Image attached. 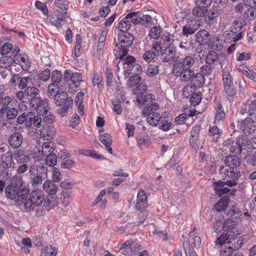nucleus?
<instances>
[{
    "instance_id": "obj_1",
    "label": "nucleus",
    "mask_w": 256,
    "mask_h": 256,
    "mask_svg": "<svg viewBox=\"0 0 256 256\" xmlns=\"http://www.w3.org/2000/svg\"><path fill=\"white\" fill-rule=\"evenodd\" d=\"M44 194V192L39 190H33L26 194L22 202L25 212H34V216L36 218L44 216L46 212L45 208H42Z\"/></svg>"
},
{
    "instance_id": "obj_2",
    "label": "nucleus",
    "mask_w": 256,
    "mask_h": 256,
    "mask_svg": "<svg viewBox=\"0 0 256 256\" xmlns=\"http://www.w3.org/2000/svg\"><path fill=\"white\" fill-rule=\"evenodd\" d=\"M118 44H115L116 49L114 50L115 56L120 59H122L124 56H126L128 52V48L130 47L134 42V36L130 34L125 32V30H121L118 34Z\"/></svg>"
},
{
    "instance_id": "obj_3",
    "label": "nucleus",
    "mask_w": 256,
    "mask_h": 256,
    "mask_svg": "<svg viewBox=\"0 0 256 256\" xmlns=\"http://www.w3.org/2000/svg\"><path fill=\"white\" fill-rule=\"evenodd\" d=\"M6 196L12 200H16L22 202L24 196L28 194L29 188L23 185L21 181L11 182L5 188Z\"/></svg>"
},
{
    "instance_id": "obj_4",
    "label": "nucleus",
    "mask_w": 256,
    "mask_h": 256,
    "mask_svg": "<svg viewBox=\"0 0 256 256\" xmlns=\"http://www.w3.org/2000/svg\"><path fill=\"white\" fill-rule=\"evenodd\" d=\"M30 182L34 187L38 186L42 184L44 180L47 176V168L44 166H36L32 164L28 170Z\"/></svg>"
},
{
    "instance_id": "obj_5",
    "label": "nucleus",
    "mask_w": 256,
    "mask_h": 256,
    "mask_svg": "<svg viewBox=\"0 0 256 256\" xmlns=\"http://www.w3.org/2000/svg\"><path fill=\"white\" fill-rule=\"evenodd\" d=\"M224 82V92L226 96L230 102H232L234 100V96L237 93V90L234 86L232 78L228 70H224L222 74Z\"/></svg>"
},
{
    "instance_id": "obj_6",
    "label": "nucleus",
    "mask_w": 256,
    "mask_h": 256,
    "mask_svg": "<svg viewBox=\"0 0 256 256\" xmlns=\"http://www.w3.org/2000/svg\"><path fill=\"white\" fill-rule=\"evenodd\" d=\"M236 228V222L230 219H226L223 222L222 230L226 232H224L216 240V244L222 246L224 244L226 240L233 238L234 236L237 235L238 234L235 233L234 230Z\"/></svg>"
},
{
    "instance_id": "obj_7",
    "label": "nucleus",
    "mask_w": 256,
    "mask_h": 256,
    "mask_svg": "<svg viewBox=\"0 0 256 256\" xmlns=\"http://www.w3.org/2000/svg\"><path fill=\"white\" fill-rule=\"evenodd\" d=\"M56 96V98L54 100V103L57 106H62L57 110L58 112L62 116H64L66 115L68 110L72 106V98L68 96L66 92L63 91L59 92L58 94Z\"/></svg>"
},
{
    "instance_id": "obj_8",
    "label": "nucleus",
    "mask_w": 256,
    "mask_h": 256,
    "mask_svg": "<svg viewBox=\"0 0 256 256\" xmlns=\"http://www.w3.org/2000/svg\"><path fill=\"white\" fill-rule=\"evenodd\" d=\"M219 172L227 186H232L238 184L237 181L240 176V172L238 170L222 166L220 168Z\"/></svg>"
},
{
    "instance_id": "obj_9",
    "label": "nucleus",
    "mask_w": 256,
    "mask_h": 256,
    "mask_svg": "<svg viewBox=\"0 0 256 256\" xmlns=\"http://www.w3.org/2000/svg\"><path fill=\"white\" fill-rule=\"evenodd\" d=\"M179 57L176 56V48L172 43H170L163 51L160 56V59L164 62H176Z\"/></svg>"
},
{
    "instance_id": "obj_10",
    "label": "nucleus",
    "mask_w": 256,
    "mask_h": 256,
    "mask_svg": "<svg viewBox=\"0 0 256 256\" xmlns=\"http://www.w3.org/2000/svg\"><path fill=\"white\" fill-rule=\"evenodd\" d=\"M172 72L176 76H179L182 82L191 81L195 76L193 68L172 69Z\"/></svg>"
},
{
    "instance_id": "obj_11",
    "label": "nucleus",
    "mask_w": 256,
    "mask_h": 256,
    "mask_svg": "<svg viewBox=\"0 0 256 256\" xmlns=\"http://www.w3.org/2000/svg\"><path fill=\"white\" fill-rule=\"evenodd\" d=\"M200 26L201 24L199 21L190 20L182 27V34L188 38L190 35L194 34Z\"/></svg>"
},
{
    "instance_id": "obj_12",
    "label": "nucleus",
    "mask_w": 256,
    "mask_h": 256,
    "mask_svg": "<svg viewBox=\"0 0 256 256\" xmlns=\"http://www.w3.org/2000/svg\"><path fill=\"white\" fill-rule=\"evenodd\" d=\"M67 12L56 10L54 13L50 18V22L52 24L58 28L66 22Z\"/></svg>"
},
{
    "instance_id": "obj_13",
    "label": "nucleus",
    "mask_w": 256,
    "mask_h": 256,
    "mask_svg": "<svg viewBox=\"0 0 256 256\" xmlns=\"http://www.w3.org/2000/svg\"><path fill=\"white\" fill-rule=\"evenodd\" d=\"M240 129L246 134H250L256 130V122L251 118H246L240 123Z\"/></svg>"
},
{
    "instance_id": "obj_14",
    "label": "nucleus",
    "mask_w": 256,
    "mask_h": 256,
    "mask_svg": "<svg viewBox=\"0 0 256 256\" xmlns=\"http://www.w3.org/2000/svg\"><path fill=\"white\" fill-rule=\"evenodd\" d=\"M194 58L190 56L184 57L182 61L177 62L173 66L172 69L192 68L194 63Z\"/></svg>"
},
{
    "instance_id": "obj_15",
    "label": "nucleus",
    "mask_w": 256,
    "mask_h": 256,
    "mask_svg": "<svg viewBox=\"0 0 256 256\" xmlns=\"http://www.w3.org/2000/svg\"><path fill=\"white\" fill-rule=\"evenodd\" d=\"M215 110L216 115L214 124H220L221 122H223L224 120L226 117L224 108L220 102H217L216 103Z\"/></svg>"
},
{
    "instance_id": "obj_16",
    "label": "nucleus",
    "mask_w": 256,
    "mask_h": 256,
    "mask_svg": "<svg viewBox=\"0 0 256 256\" xmlns=\"http://www.w3.org/2000/svg\"><path fill=\"white\" fill-rule=\"evenodd\" d=\"M195 36L196 42L200 46L206 45L211 38L210 34L205 30H198Z\"/></svg>"
},
{
    "instance_id": "obj_17",
    "label": "nucleus",
    "mask_w": 256,
    "mask_h": 256,
    "mask_svg": "<svg viewBox=\"0 0 256 256\" xmlns=\"http://www.w3.org/2000/svg\"><path fill=\"white\" fill-rule=\"evenodd\" d=\"M224 164V167L238 170L240 164V159L236 155L230 154L226 158Z\"/></svg>"
},
{
    "instance_id": "obj_18",
    "label": "nucleus",
    "mask_w": 256,
    "mask_h": 256,
    "mask_svg": "<svg viewBox=\"0 0 256 256\" xmlns=\"http://www.w3.org/2000/svg\"><path fill=\"white\" fill-rule=\"evenodd\" d=\"M2 165L4 169L14 168V162L12 158V153L8 151L1 156Z\"/></svg>"
},
{
    "instance_id": "obj_19",
    "label": "nucleus",
    "mask_w": 256,
    "mask_h": 256,
    "mask_svg": "<svg viewBox=\"0 0 256 256\" xmlns=\"http://www.w3.org/2000/svg\"><path fill=\"white\" fill-rule=\"evenodd\" d=\"M22 141L23 137L22 134L19 132L12 133L10 136L8 140L10 146L14 148H19L22 145Z\"/></svg>"
},
{
    "instance_id": "obj_20",
    "label": "nucleus",
    "mask_w": 256,
    "mask_h": 256,
    "mask_svg": "<svg viewBox=\"0 0 256 256\" xmlns=\"http://www.w3.org/2000/svg\"><path fill=\"white\" fill-rule=\"evenodd\" d=\"M226 241L229 248L237 253V250L241 248L244 244V240L242 237H237L234 236L233 238L228 239Z\"/></svg>"
},
{
    "instance_id": "obj_21",
    "label": "nucleus",
    "mask_w": 256,
    "mask_h": 256,
    "mask_svg": "<svg viewBox=\"0 0 256 256\" xmlns=\"http://www.w3.org/2000/svg\"><path fill=\"white\" fill-rule=\"evenodd\" d=\"M154 100V96L151 94L146 95L143 94H138L136 99V101L139 106L149 105L150 103H152Z\"/></svg>"
},
{
    "instance_id": "obj_22",
    "label": "nucleus",
    "mask_w": 256,
    "mask_h": 256,
    "mask_svg": "<svg viewBox=\"0 0 256 256\" xmlns=\"http://www.w3.org/2000/svg\"><path fill=\"white\" fill-rule=\"evenodd\" d=\"M58 204V200L56 196L48 194L46 197L44 196L42 208L50 209L57 206Z\"/></svg>"
},
{
    "instance_id": "obj_23",
    "label": "nucleus",
    "mask_w": 256,
    "mask_h": 256,
    "mask_svg": "<svg viewBox=\"0 0 256 256\" xmlns=\"http://www.w3.org/2000/svg\"><path fill=\"white\" fill-rule=\"evenodd\" d=\"M147 205V196L144 191L141 190L138 194L136 208L140 210L146 207Z\"/></svg>"
},
{
    "instance_id": "obj_24",
    "label": "nucleus",
    "mask_w": 256,
    "mask_h": 256,
    "mask_svg": "<svg viewBox=\"0 0 256 256\" xmlns=\"http://www.w3.org/2000/svg\"><path fill=\"white\" fill-rule=\"evenodd\" d=\"M230 196H224L222 197L219 201L214 206V210L218 212L225 211L230 202Z\"/></svg>"
},
{
    "instance_id": "obj_25",
    "label": "nucleus",
    "mask_w": 256,
    "mask_h": 256,
    "mask_svg": "<svg viewBox=\"0 0 256 256\" xmlns=\"http://www.w3.org/2000/svg\"><path fill=\"white\" fill-rule=\"evenodd\" d=\"M14 158L19 163H26L30 160V156L28 152L19 149L14 152Z\"/></svg>"
},
{
    "instance_id": "obj_26",
    "label": "nucleus",
    "mask_w": 256,
    "mask_h": 256,
    "mask_svg": "<svg viewBox=\"0 0 256 256\" xmlns=\"http://www.w3.org/2000/svg\"><path fill=\"white\" fill-rule=\"evenodd\" d=\"M43 190L50 195H55L58 190V186L54 182L46 180L42 185Z\"/></svg>"
},
{
    "instance_id": "obj_27",
    "label": "nucleus",
    "mask_w": 256,
    "mask_h": 256,
    "mask_svg": "<svg viewBox=\"0 0 256 256\" xmlns=\"http://www.w3.org/2000/svg\"><path fill=\"white\" fill-rule=\"evenodd\" d=\"M40 90L34 86L27 87L25 90V98L32 102L33 99L40 96Z\"/></svg>"
},
{
    "instance_id": "obj_28",
    "label": "nucleus",
    "mask_w": 256,
    "mask_h": 256,
    "mask_svg": "<svg viewBox=\"0 0 256 256\" xmlns=\"http://www.w3.org/2000/svg\"><path fill=\"white\" fill-rule=\"evenodd\" d=\"M99 140L104 145L108 152L112 154V150L111 147L112 138L110 135L108 133L101 134L99 136Z\"/></svg>"
},
{
    "instance_id": "obj_29",
    "label": "nucleus",
    "mask_w": 256,
    "mask_h": 256,
    "mask_svg": "<svg viewBox=\"0 0 256 256\" xmlns=\"http://www.w3.org/2000/svg\"><path fill=\"white\" fill-rule=\"evenodd\" d=\"M244 139L238 138L237 140L234 145H232L230 148V152L233 154L239 155L242 153L243 149V146H246Z\"/></svg>"
},
{
    "instance_id": "obj_30",
    "label": "nucleus",
    "mask_w": 256,
    "mask_h": 256,
    "mask_svg": "<svg viewBox=\"0 0 256 256\" xmlns=\"http://www.w3.org/2000/svg\"><path fill=\"white\" fill-rule=\"evenodd\" d=\"M142 72V68L141 66L136 62L130 66V68H129L128 69H125L124 76H129L131 74L139 75Z\"/></svg>"
},
{
    "instance_id": "obj_31",
    "label": "nucleus",
    "mask_w": 256,
    "mask_h": 256,
    "mask_svg": "<svg viewBox=\"0 0 256 256\" xmlns=\"http://www.w3.org/2000/svg\"><path fill=\"white\" fill-rule=\"evenodd\" d=\"M144 116H147L148 122L154 126H156L158 124V122L161 119H162L160 114L158 112H151L150 114H148V115Z\"/></svg>"
},
{
    "instance_id": "obj_32",
    "label": "nucleus",
    "mask_w": 256,
    "mask_h": 256,
    "mask_svg": "<svg viewBox=\"0 0 256 256\" xmlns=\"http://www.w3.org/2000/svg\"><path fill=\"white\" fill-rule=\"evenodd\" d=\"M242 32H236L234 30H231L230 32L225 36L224 40L229 42L230 40L232 42L233 41L234 42H236L242 37Z\"/></svg>"
},
{
    "instance_id": "obj_33",
    "label": "nucleus",
    "mask_w": 256,
    "mask_h": 256,
    "mask_svg": "<svg viewBox=\"0 0 256 256\" xmlns=\"http://www.w3.org/2000/svg\"><path fill=\"white\" fill-rule=\"evenodd\" d=\"M56 130L52 126H47L44 128L42 131L41 132V135L48 140H50L55 136Z\"/></svg>"
},
{
    "instance_id": "obj_34",
    "label": "nucleus",
    "mask_w": 256,
    "mask_h": 256,
    "mask_svg": "<svg viewBox=\"0 0 256 256\" xmlns=\"http://www.w3.org/2000/svg\"><path fill=\"white\" fill-rule=\"evenodd\" d=\"M194 77L192 80L191 82H193L192 86L194 88L198 86L202 87L205 82V78L204 75L202 73L196 72L194 74Z\"/></svg>"
},
{
    "instance_id": "obj_35",
    "label": "nucleus",
    "mask_w": 256,
    "mask_h": 256,
    "mask_svg": "<svg viewBox=\"0 0 256 256\" xmlns=\"http://www.w3.org/2000/svg\"><path fill=\"white\" fill-rule=\"evenodd\" d=\"M16 60L12 56H4L0 58V67L2 68H8L13 62L17 63Z\"/></svg>"
},
{
    "instance_id": "obj_36",
    "label": "nucleus",
    "mask_w": 256,
    "mask_h": 256,
    "mask_svg": "<svg viewBox=\"0 0 256 256\" xmlns=\"http://www.w3.org/2000/svg\"><path fill=\"white\" fill-rule=\"evenodd\" d=\"M208 12V8L206 6L200 5V6L196 4V6L192 10V14L196 17L204 16Z\"/></svg>"
},
{
    "instance_id": "obj_37",
    "label": "nucleus",
    "mask_w": 256,
    "mask_h": 256,
    "mask_svg": "<svg viewBox=\"0 0 256 256\" xmlns=\"http://www.w3.org/2000/svg\"><path fill=\"white\" fill-rule=\"evenodd\" d=\"M44 156H46L45 162L46 165L53 166L56 164L58 157L56 153L50 152Z\"/></svg>"
},
{
    "instance_id": "obj_38",
    "label": "nucleus",
    "mask_w": 256,
    "mask_h": 256,
    "mask_svg": "<svg viewBox=\"0 0 256 256\" xmlns=\"http://www.w3.org/2000/svg\"><path fill=\"white\" fill-rule=\"evenodd\" d=\"M134 244V242L130 240H127L124 243L121 244L120 248L123 250L122 253L124 254H132L133 252L131 246H133Z\"/></svg>"
},
{
    "instance_id": "obj_39",
    "label": "nucleus",
    "mask_w": 256,
    "mask_h": 256,
    "mask_svg": "<svg viewBox=\"0 0 256 256\" xmlns=\"http://www.w3.org/2000/svg\"><path fill=\"white\" fill-rule=\"evenodd\" d=\"M84 94L82 92H79L77 94L75 99V104L78 108V113L81 114H83L84 112V106L82 104L84 99Z\"/></svg>"
},
{
    "instance_id": "obj_40",
    "label": "nucleus",
    "mask_w": 256,
    "mask_h": 256,
    "mask_svg": "<svg viewBox=\"0 0 256 256\" xmlns=\"http://www.w3.org/2000/svg\"><path fill=\"white\" fill-rule=\"evenodd\" d=\"M227 216L234 219H236L241 216V212L234 205H232L226 212Z\"/></svg>"
},
{
    "instance_id": "obj_41",
    "label": "nucleus",
    "mask_w": 256,
    "mask_h": 256,
    "mask_svg": "<svg viewBox=\"0 0 256 256\" xmlns=\"http://www.w3.org/2000/svg\"><path fill=\"white\" fill-rule=\"evenodd\" d=\"M245 24V22L242 19H236L233 22L232 30H234V31L236 32H242V30Z\"/></svg>"
},
{
    "instance_id": "obj_42",
    "label": "nucleus",
    "mask_w": 256,
    "mask_h": 256,
    "mask_svg": "<svg viewBox=\"0 0 256 256\" xmlns=\"http://www.w3.org/2000/svg\"><path fill=\"white\" fill-rule=\"evenodd\" d=\"M222 133V130H220L217 126H210L209 128V136H216V142L218 141V138L220 137Z\"/></svg>"
},
{
    "instance_id": "obj_43",
    "label": "nucleus",
    "mask_w": 256,
    "mask_h": 256,
    "mask_svg": "<svg viewBox=\"0 0 256 256\" xmlns=\"http://www.w3.org/2000/svg\"><path fill=\"white\" fill-rule=\"evenodd\" d=\"M56 86V85H54V84H51L48 86V90L47 91V96L48 98H51L52 100H54L56 96L60 92L57 90L58 88V87L57 88H54V87Z\"/></svg>"
},
{
    "instance_id": "obj_44",
    "label": "nucleus",
    "mask_w": 256,
    "mask_h": 256,
    "mask_svg": "<svg viewBox=\"0 0 256 256\" xmlns=\"http://www.w3.org/2000/svg\"><path fill=\"white\" fill-rule=\"evenodd\" d=\"M32 110H36V112L39 115L42 116L48 114L50 108L48 107V100H44V104H42V106H38V108H33Z\"/></svg>"
},
{
    "instance_id": "obj_45",
    "label": "nucleus",
    "mask_w": 256,
    "mask_h": 256,
    "mask_svg": "<svg viewBox=\"0 0 256 256\" xmlns=\"http://www.w3.org/2000/svg\"><path fill=\"white\" fill-rule=\"evenodd\" d=\"M226 184V181L222 182L221 180H219L213 182V186L215 190V192L218 196L220 197L222 196V192L220 190L224 188Z\"/></svg>"
},
{
    "instance_id": "obj_46",
    "label": "nucleus",
    "mask_w": 256,
    "mask_h": 256,
    "mask_svg": "<svg viewBox=\"0 0 256 256\" xmlns=\"http://www.w3.org/2000/svg\"><path fill=\"white\" fill-rule=\"evenodd\" d=\"M140 16V12H132L128 13L126 16V19H128L130 22V24L132 22L134 24H139L138 16Z\"/></svg>"
},
{
    "instance_id": "obj_47",
    "label": "nucleus",
    "mask_w": 256,
    "mask_h": 256,
    "mask_svg": "<svg viewBox=\"0 0 256 256\" xmlns=\"http://www.w3.org/2000/svg\"><path fill=\"white\" fill-rule=\"evenodd\" d=\"M129 76V79L128 80V84L130 87L137 86L140 82L141 81V77L138 74H132Z\"/></svg>"
},
{
    "instance_id": "obj_48",
    "label": "nucleus",
    "mask_w": 256,
    "mask_h": 256,
    "mask_svg": "<svg viewBox=\"0 0 256 256\" xmlns=\"http://www.w3.org/2000/svg\"><path fill=\"white\" fill-rule=\"evenodd\" d=\"M161 32V28L160 26H155L150 29L148 36L150 38L157 40L160 36Z\"/></svg>"
},
{
    "instance_id": "obj_49",
    "label": "nucleus",
    "mask_w": 256,
    "mask_h": 256,
    "mask_svg": "<svg viewBox=\"0 0 256 256\" xmlns=\"http://www.w3.org/2000/svg\"><path fill=\"white\" fill-rule=\"evenodd\" d=\"M218 54L215 51L210 50L206 56V64H213L218 60Z\"/></svg>"
},
{
    "instance_id": "obj_50",
    "label": "nucleus",
    "mask_w": 256,
    "mask_h": 256,
    "mask_svg": "<svg viewBox=\"0 0 256 256\" xmlns=\"http://www.w3.org/2000/svg\"><path fill=\"white\" fill-rule=\"evenodd\" d=\"M120 60H124L123 64L126 65V66L124 67V70L130 68L136 62V59L134 56L130 55L127 56V54L124 56L122 59Z\"/></svg>"
},
{
    "instance_id": "obj_51",
    "label": "nucleus",
    "mask_w": 256,
    "mask_h": 256,
    "mask_svg": "<svg viewBox=\"0 0 256 256\" xmlns=\"http://www.w3.org/2000/svg\"><path fill=\"white\" fill-rule=\"evenodd\" d=\"M130 26V22L128 19H126L125 16L119 22L118 28H121L120 32L121 30H125V32H127Z\"/></svg>"
},
{
    "instance_id": "obj_52",
    "label": "nucleus",
    "mask_w": 256,
    "mask_h": 256,
    "mask_svg": "<svg viewBox=\"0 0 256 256\" xmlns=\"http://www.w3.org/2000/svg\"><path fill=\"white\" fill-rule=\"evenodd\" d=\"M54 4L60 11L66 12L68 8V2L66 0H55Z\"/></svg>"
},
{
    "instance_id": "obj_53",
    "label": "nucleus",
    "mask_w": 256,
    "mask_h": 256,
    "mask_svg": "<svg viewBox=\"0 0 256 256\" xmlns=\"http://www.w3.org/2000/svg\"><path fill=\"white\" fill-rule=\"evenodd\" d=\"M62 78V74L60 71L54 70L53 71L52 74V84H54L58 87V84H59Z\"/></svg>"
},
{
    "instance_id": "obj_54",
    "label": "nucleus",
    "mask_w": 256,
    "mask_h": 256,
    "mask_svg": "<svg viewBox=\"0 0 256 256\" xmlns=\"http://www.w3.org/2000/svg\"><path fill=\"white\" fill-rule=\"evenodd\" d=\"M57 249L52 246H48L45 248L44 250L42 252V256H56L57 254Z\"/></svg>"
},
{
    "instance_id": "obj_55",
    "label": "nucleus",
    "mask_w": 256,
    "mask_h": 256,
    "mask_svg": "<svg viewBox=\"0 0 256 256\" xmlns=\"http://www.w3.org/2000/svg\"><path fill=\"white\" fill-rule=\"evenodd\" d=\"M247 9L244 13V16L249 20L256 18V8L251 6H246Z\"/></svg>"
},
{
    "instance_id": "obj_56",
    "label": "nucleus",
    "mask_w": 256,
    "mask_h": 256,
    "mask_svg": "<svg viewBox=\"0 0 256 256\" xmlns=\"http://www.w3.org/2000/svg\"><path fill=\"white\" fill-rule=\"evenodd\" d=\"M139 24L146 25L151 22L152 17L148 14H144L140 12V16L138 17Z\"/></svg>"
},
{
    "instance_id": "obj_57",
    "label": "nucleus",
    "mask_w": 256,
    "mask_h": 256,
    "mask_svg": "<svg viewBox=\"0 0 256 256\" xmlns=\"http://www.w3.org/2000/svg\"><path fill=\"white\" fill-rule=\"evenodd\" d=\"M149 106L146 107L144 110L143 113L144 115H148L151 112H154V110H157L159 108V106L157 103H154V101L152 103L150 104Z\"/></svg>"
},
{
    "instance_id": "obj_58",
    "label": "nucleus",
    "mask_w": 256,
    "mask_h": 256,
    "mask_svg": "<svg viewBox=\"0 0 256 256\" xmlns=\"http://www.w3.org/2000/svg\"><path fill=\"white\" fill-rule=\"evenodd\" d=\"M159 72L158 66L156 64L150 65L146 70L147 74L151 77L156 76Z\"/></svg>"
},
{
    "instance_id": "obj_59",
    "label": "nucleus",
    "mask_w": 256,
    "mask_h": 256,
    "mask_svg": "<svg viewBox=\"0 0 256 256\" xmlns=\"http://www.w3.org/2000/svg\"><path fill=\"white\" fill-rule=\"evenodd\" d=\"M51 144L52 142H44L42 146V154L43 156H45L50 152H54V150L52 148Z\"/></svg>"
},
{
    "instance_id": "obj_60",
    "label": "nucleus",
    "mask_w": 256,
    "mask_h": 256,
    "mask_svg": "<svg viewBox=\"0 0 256 256\" xmlns=\"http://www.w3.org/2000/svg\"><path fill=\"white\" fill-rule=\"evenodd\" d=\"M18 114V110L16 108L8 107L6 117L8 120H14L16 118Z\"/></svg>"
},
{
    "instance_id": "obj_61",
    "label": "nucleus",
    "mask_w": 256,
    "mask_h": 256,
    "mask_svg": "<svg viewBox=\"0 0 256 256\" xmlns=\"http://www.w3.org/2000/svg\"><path fill=\"white\" fill-rule=\"evenodd\" d=\"M34 114L32 112H29L26 114L25 126L27 128H30L33 124Z\"/></svg>"
},
{
    "instance_id": "obj_62",
    "label": "nucleus",
    "mask_w": 256,
    "mask_h": 256,
    "mask_svg": "<svg viewBox=\"0 0 256 256\" xmlns=\"http://www.w3.org/2000/svg\"><path fill=\"white\" fill-rule=\"evenodd\" d=\"M13 46L12 44L6 42L0 48V54L2 56L6 55L12 50Z\"/></svg>"
},
{
    "instance_id": "obj_63",
    "label": "nucleus",
    "mask_w": 256,
    "mask_h": 256,
    "mask_svg": "<svg viewBox=\"0 0 256 256\" xmlns=\"http://www.w3.org/2000/svg\"><path fill=\"white\" fill-rule=\"evenodd\" d=\"M147 87L146 86L142 84V82H140L138 84L136 87V88L134 89L133 90V94L138 95L140 94H143L144 92L146 90Z\"/></svg>"
},
{
    "instance_id": "obj_64",
    "label": "nucleus",
    "mask_w": 256,
    "mask_h": 256,
    "mask_svg": "<svg viewBox=\"0 0 256 256\" xmlns=\"http://www.w3.org/2000/svg\"><path fill=\"white\" fill-rule=\"evenodd\" d=\"M220 256H241L238 254L236 252H234L232 250L229 248V247L226 246V249L220 250Z\"/></svg>"
}]
</instances>
